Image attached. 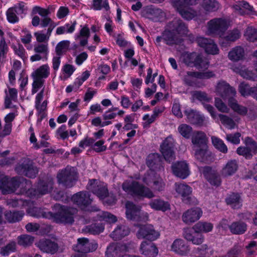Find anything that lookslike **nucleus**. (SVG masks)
Segmentation results:
<instances>
[{"label": "nucleus", "instance_id": "3", "mask_svg": "<svg viewBox=\"0 0 257 257\" xmlns=\"http://www.w3.org/2000/svg\"><path fill=\"white\" fill-rule=\"evenodd\" d=\"M122 189L124 191L133 196L149 199L155 197L154 193L150 188L136 181L132 180L125 181L122 184Z\"/></svg>", "mask_w": 257, "mask_h": 257}, {"label": "nucleus", "instance_id": "63", "mask_svg": "<svg viewBox=\"0 0 257 257\" xmlns=\"http://www.w3.org/2000/svg\"><path fill=\"white\" fill-rule=\"evenodd\" d=\"M98 215L100 220L104 221L109 223H113L117 221L116 217L108 212H100L99 213Z\"/></svg>", "mask_w": 257, "mask_h": 257}, {"label": "nucleus", "instance_id": "44", "mask_svg": "<svg viewBox=\"0 0 257 257\" xmlns=\"http://www.w3.org/2000/svg\"><path fill=\"white\" fill-rule=\"evenodd\" d=\"M53 182L51 180L40 182L38 184L37 190L34 191L35 195L37 193L44 195L50 192L53 188Z\"/></svg>", "mask_w": 257, "mask_h": 257}, {"label": "nucleus", "instance_id": "10", "mask_svg": "<svg viewBox=\"0 0 257 257\" xmlns=\"http://www.w3.org/2000/svg\"><path fill=\"white\" fill-rule=\"evenodd\" d=\"M132 246V243H111L107 247L105 252L106 257H123Z\"/></svg>", "mask_w": 257, "mask_h": 257}, {"label": "nucleus", "instance_id": "47", "mask_svg": "<svg viewBox=\"0 0 257 257\" xmlns=\"http://www.w3.org/2000/svg\"><path fill=\"white\" fill-rule=\"evenodd\" d=\"M244 49L240 46H237L229 52L228 58L232 61H237L242 59L244 57Z\"/></svg>", "mask_w": 257, "mask_h": 257}, {"label": "nucleus", "instance_id": "23", "mask_svg": "<svg viewBox=\"0 0 257 257\" xmlns=\"http://www.w3.org/2000/svg\"><path fill=\"white\" fill-rule=\"evenodd\" d=\"M174 5L181 16L185 19L189 20L197 16L196 12L180 1L175 2Z\"/></svg>", "mask_w": 257, "mask_h": 257}, {"label": "nucleus", "instance_id": "12", "mask_svg": "<svg viewBox=\"0 0 257 257\" xmlns=\"http://www.w3.org/2000/svg\"><path fill=\"white\" fill-rule=\"evenodd\" d=\"M72 200L82 210L91 211H97L99 210L97 207H93L91 209L87 208L91 203L92 199L90 198L89 194L86 191L76 193L72 197Z\"/></svg>", "mask_w": 257, "mask_h": 257}, {"label": "nucleus", "instance_id": "41", "mask_svg": "<svg viewBox=\"0 0 257 257\" xmlns=\"http://www.w3.org/2000/svg\"><path fill=\"white\" fill-rule=\"evenodd\" d=\"M213 224L210 222L199 221L196 223L192 229L195 233H207L212 230Z\"/></svg>", "mask_w": 257, "mask_h": 257}, {"label": "nucleus", "instance_id": "45", "mask_svg": "<svg viewBox=\"0 0 257 257\" xmlns=\"http://www.w3.org/2000/svg\"><path fill=\"white\" fill-rule=\"evenodd\" d=\"M228 105L235 112L240 115L244 116L247 114V108L238 104L237 101L232 98L228 99Z\"/></svg>", "mask_w": 257, "mask_h": 257}, {"label": "nucleus", "instance_id": "5", "mask_svg": "<svg viewBox=\"0 0 257 257\" xmlns=\"http://www.w3.org/2000/svg\"><path fill=\"white\" fill-rule=\"evenodd\" d=\"M54 209L57 211L54 214V219L57 223L72 224L74 221V215L77 213V209L74 208L56 204Z\"/></svg>", "mask_w": 257, "mask_h": 257}, {"label": "nucleus", "instance_id": "37", "mask_svg": "<svg viewBox=\"0 0 257 257\" xmlns=\"http://www.w3.org/2000/svg\"><path fill=\"white\" fill-rule=\"evenodd\" d=\"M198 54L196 53L184 52L180 57V61L186 66L195 67Z\"/></svg>", "mask_w": 257, "mask_h": 257}, {"label": "nucleus", "instance_id": "53", "mask_svg": "<svg viewBox=\"0 0 257 257\" xmlns=\"http://www.w3.org/2000/svg\"><path fill=\"white\" fill-rule=\"evenodd\" d=\"M226 202L233 208H238L241 206L240 197L238 194H230L226 199Z\"/></svg>", "mask_w": 257, "mask_h": 257}, {"label": "nucleus", "instance_id": "28", "mask_svg": "<svg viewBox=\"0 0 257 257\" xmlns=\"http://www.w3.org/2000/svg\"><path fill=\"white\" fill-rule=\"evenodd\" d=\"M140 252L146 257H156L158 254V249L151 241H144L140 245Z\"/></svg>", "mask_w": 257, "mask_h": 257}, {"label": "nucleus", "instance_id": "1", "mask_svg": "<svg viewBox=\"0 0 257 257\" xmlns=\"http://www.w3.org/2000/svg\"><path fill=\"white\" fill-rule=\"evenodd\" d=\"M188 32V29L185 23L179 19H175L166 25L161 36L157 37L155 44L160 46L162 41L168 45L179 44L182 41V37Z\"/></svg>", "mask_w": 257, "mask_h": 257}, {"label": "nucleus", "instance_id": "64", "mask_svg": "<svg viewBox=\"0 0 257 257\" xmlns=\"http://www.w3.org/2000/svg\"><path fill=\"white\" fill-rule=\"evenodd\" d=\"M208 60L200 55L198 54L197 60L195 65V67L199 70L206 69L208 67Z\"/></svg>", "mask_w": 257, "mask_h": 257}, {"label": "nucleus", "instance_id": "33", "mask_svg": "<svg viewBox=\"0 0 257 257\" xmlns=\"http://www.w3.org/2000/svg\"><path fill=\"white\" fill-rule=\"evenodd\" d=\"M238 167V163L235 160H229L222 168L221 174L224 177L231 176L235 173Z\"/></svg>", "mask_w": 257, "mask_h": 257}, {"label": "nucleus", "instance_id": "36", "mask_svg": "<svg viewBox=\"0 0 257 257\" xmlns=\"http://www.w3.org/2000/svg\"><path fill=\"white\" fill-rule=\"evenodd\" d=\"M81 29L79 33H76L74 38L75 40H79L80 45L82 46L86 45L90 36V30L86 26H81Z\"/></svg>", "mask_w": 257, "mask_h": 257}, {"label": "nucleus", "instance_id": "49", "mask_svg": "<svg viewBox=\"0 0 257 257\" xmlns=\"http://www.w3.org/2000/svg\"><path fill=\"white\" fill-rule=\"evenodd\" d=\"M201 7L205 11L212 12L218 10L220 6L216 0H203Z\"/></svg>", "mask_w": 257, "mask_h": 257}, {"label": "nucleus", "instance_id": "55", "mask_svg": "<svg viewBox=\"0 0 257 257\" xmlns=\"http://www.w3.org/2000/svg\"><path fill=\"white\" fill-rule=\"evenodd\" d=\"M229 228L234 234H242L246 231V225L242 222H235L231 224Z\"/></svg>", "mask_w": 257, "mask_h": 257}, {"label": "nucleus", "instance_id": "52", "mask_svg": "<svg viewBox=\"0 0 257 257\" xmlns=\"http://www.w3.org/2000/svg\"><path fill=\"white\" fill-rule=\"evenodd\" d=\"M70 42L69 40H63L59 42L55 47L56 55L62 56L65 54L69 50Z\"/></svg>", "mask_w": 257, "mask_h": 257}, {"label": "nucleus", "instance_id": "27", "mask_svg": "<svg viewBox=\"0 0 257 257\" xmlns=\"http://www.w3.org/2000/svg\"><path fill=\"white\" fill-rule=\"evenodd\" d=\"M184 113L188 121L191 123L202 125L205 121V117L203 114L191 108L185 110Z\"/></svg>", "mask_w": 257, "mask_h": 257}, {"label": "nucleus", "instance_id": "18", "mask_svg": "<svg viewBox=\"0 0 257 257\" xmlns=\"http://www.w3.org/2000/svg\"><path fill=\"white\" fill-rule=\"evenodd\" d=\"M77 240V244L74 247L75 251L87 253L93 251L97 248V243L94 241H89L86 238H80Z\"/></svg>", "mask_w": 257, "mask_h": 257}, {"label": "nucleus", "instance_id": "57", "mask_svg": "<svg viewBox=\"0 0 257 257\" xmlns=\"http://www.w3.org/2000/svg\"><path fill=\"white\" fill-rule=\"evenodd\" d=\"M254 87H250L247 83L243 82H241L238 86V91L243 96H247L252 95Z\"/></svg>", "mask_w": 257, "mask_h": 257}, {"label": "nucleus", "instance_id": "21", "mask_svg": "<svg viewBox=\"0 0 257 257\" xmlns=\"http://www.w3.org/2000/svg\"><path fill=\"white\" fill-rule=\"evenodd\" d=\"M43 90L37 94L35 100V107L38 111L37 124L40 123L42 119L46 116V107L47 105V100L43 101L41 103L43 98Z\"/></svg>", "mask_w": 257, "mask_h": 257}, {"label": "nucleus", "instance_id": "50", "mask_svg": "<svg viewBox=\"0 0 257 257\" xmlns=\"http://www.w3.org/2000/svg\"><path fill=\"white\" fill-rule=\"evenodd\" d=\"M5 216L9 223H15L22 219L24 213L19 211H9L6 212Z\"/></svg>", "mask_w": 257, "mask_h": 257}, {"label": "nucleus", "instance_id": "9", "mask_svg": "<svg viewBox=\"0 0 257 257\" xmlns=\"http://www.w3.org/2000/svg\"><path fill=\"white\" fill-rule=\"evenodd\" d=\"M50 73L48 64H44L37 69L33 73V94L43 86L44 79L48 77Z\"/></svg>", "mask_w": 257, "mask_h": 257}, {"label": "nucleus", "instance_id": "7", "mask_svg": "<svg viewBox=\"0 0 257 257\" xmlns=\"http://www.w3.org/2000/svg\"><path fill=\"white\" fill-rule=\"evenodd\" d=\"M229 25V22L224 19H213L207 23L206 34L208 35L219 36L222 38Z\"/></svg>", "mask_w": 257, "mask_h": 257}, {"label": "nucleus", "instance_id": "38", "mask_svg": "<svg viewBox=\"0 0 257 257\" xmlns=\"http://www.w3.org/2000/svg\"><path fill=\"white\" fill-rule=\"evenodd\" d=\"M8 183L4 189V195L9 194L15 193L19 188L21 181L20 178L17 177H14L10 178L8 176Z\"/></svg>", "mask_w": 257, "mask_h": 257}, {"label": "nucleus", "instance_id": "24", "mask_svg": "<svg viewBox=\"0 0 257 257\" xmlns=\"http://www.w3.org/2000/svg\"><path fill=\"white\" fill-rule=\"evenodd\" d=\"M197 42L198 45L204 49L207 53L212 55L218 53L219 49L213 40L204 37H199L197 38Z\"/></svg>", "mask_w": 257, "mask_h": 257}, {"label": "nucleus", "instance_id": "56", "mask_svg": "<svg viewBox=\"0 0 257 257\" xmlns=\"http://www.w3.org/2000/svg\"><path fill=\"white\" fill-rule=\"evenodd\" d=\"M16 243L14 241H11L6 245L0 249V254L4 256H8L10 253L16 251Z\"/></svg>", "mask_w": 257, "mask_h": 257}, {"label": "nucleus", "instance_id": "6", "mask_svg": "<svg viewBox=\"0 0 257 257\" xmlns=\"http://www.w3.org/2000/svg\"><path fill=\"white\" fill-rule=\"evenodd\" d=\"M126 216L128 219L137 222H146L149 220V214L141 211V207L132 202H127L125 204Z\"/></svg>", "mask_w": 257, "mask_h": 257}, {"label": "nucleus", "instance_id": "17", "mask_svg": "<svg viewBox=\"0 0 257 257\" xmlns=\"http://www.w3.org/2000/svg\"><path fill=\"white\" fill-rule=\"evenodd\" d=\"M35 244L40 250L44 252L53 254L57 251H63L62 249L59 248L58 245L56 242L50 239H41L36 241Z\"/></svg>", "mask_w": 257, "mask_h": 257}, {"label": "nucleus", "instance_id": "35", "mask_svg": "<svg viewBox=\"0 0 257 257\" xmlns=\"http://www.w3.org/2000/svg\"><path fill=\"white\" fill-rule=\"evenodd\" d=\"M233 70L244 79L253 81L257 80V74L249 70L245 66H239L235 67L234 68Z\"/></svg>", "mask_w": 257, "mask_h": 257}, {"label": "nucleus", "instance_id": "51", "mask_svg": "<svg viewBox=\"0 0 257 257\" xmlns=\"http://www.w3.org/2000/svg\"><path fill=\"white\" fill-rule=\"evenodd\" d=\"M104 229V226L102 223H96L85 226L83 230L85 232L95 235L103 232Z\"/></svg>", "mask_w": 257, "mask_h": 257}, {"label": "nucleus", "instance_id": "58", "mask_svg": "<svg viewBox=\"0 0 257 257\" xmlns=\"http://www.w3.org/2000/svg\"><path fill=\"white\" fill-rule=\"evenodd\" d=\"M149 12L152 15L151 18L155 21H161L166 17V14L165 12L160 9H150Z\"/></svg>", "mask_w": 257, "mask_h": 257}, {"label": "nucleus", "instance_id": "48", "mask_svg": "<svg viewBox=\"0 0 257 257\" xmlns=\"http://www.w3.org/2000/svg\"><path fill=\"white\" fill-rule=\"evenodd\" d=\"M15 117V114L13 112L7 114L5 117V124L3 128V135L8 136L11 134L12 127V122L14 120Z\"/></svg>", "mask_w": 257, "mask_h": 257}, {"label": "nucleus", "instance_id": "2", "mask_svg": "<svg viewBox=\"0 0 257 257\" xmlns=\"http://www.w3.org/2000/svg\"><path fill=\"white\" fill-rule=\"evenodd\" d=\"M191 141L194 157L200 162L205 161L209 155L206 134L202 132H195L192 136Z\"/></svg>", "mask_w": 257, "mask_h": 257}, {"label": "nucleus", "instance_id": "15", "mask_svg": "<svg viewBox=\"0 0 257 257\" xmlns=\"http://www.w3.org/2000/svg\"><path fill=\"white\" fill-rule=\"evenodd\" d=\"M245 146L237 148L236 153L239 155L243 156L246 159H250L257 153V144L249 138L245 139Z\"/></svg>", "mask_w": 257, "mask_h": 257}, {"label": "nucleus", "instance_id": "13", "mask_svg": "<svg viewBox=\"0 0 257 257\" xmlns=\"http://www.w3.org/2000/svg\"><path fill=\"white\" fill-rule=\"evenodd\" d=\"M87 188L96 195L100 199H103L108 194L106 184L99 180L92 179L89 180Z\"/></svg>", "mask_w": 257, "mask_h": 257}, {"label": "nucleus", "instance_id": "29", "mask_svg": "<svg viewBox=\"0 0 257 257\" xmlns=\"http://www.w3.org/2000/svg\"><path fill=\"white\" fill-rule=\"evenodd\" d=\"M174 174L182 179H185L189 175L188 164L185 161L178 162L172 166Z\"/></svg>", "mask_w": 257, "mask_h": 257}, {"label": "nucleus", "instance_id": "59", "mask_svg": "<svg viewBox=\"0 0 257 257\" xmlns=\"http://www.w3.org/2000/svg\"><path fill=\"white\" fill-rule=\"evenodd\" d=\"M211 140L213 146L216 149L223 153L227 152V146L222 140L215 137H212Z\"/></svg>", "mask_w": 257, "mask_h": 257}, {"label": "nucleus", "instance_id": "20", "mask_svg": "<svg viewBox=\"0 0 257 257\" xmlns=\"http://www.w3.org/2000/svg\"><path fill=\"white\" fill-rule=\"evenodd\" d=\"M217 94L220 95L223 99L230 98L236 94L235 89L223 81L219 82L215 89Z\"/></svg>", "mask_w": 257, "mask_h": 257}, {"label": "nucleus", "instance_id": "46", "mask_svg": "<svg viewBox=\"0 0 257 257\" xmlns=\"http://www.w3.org/2000/svg\"><path fill=\"white\" fill-rule=\"evenodd\" d=\"M76 25V22H74L73 23H66L63 26L58 27L56 29V34L60 35L64 34H72L75 30Z\"/></svg>", "mask_w": 257, "mask_h": 257}, {"label": "nucleus", "instance_id": "62", "mask_svg": "<svg viewBox=\"0 0 257 257\" xmlns=\"http://www.w3.org/2000/svg\"><path fill=\"white\" fill-rule=\"evenodd\" d=\"M17 243L20 246L27 247L32 243V236L28 234H22L17 237Z\"/></svg>", "mask_w": 257, "mask_h": 257}, {"label": "nucleus", "instance_id": "32", "mask_svg": "<svg viewBox=\"0 0 257 257\" xmlns=\"http://www.w3.org/2000/svg\"><path fill=\"white\" fill-rule=\"evenodd\" d=\"M175 189L176 192L182 197L183 201L186 203H188L189 196L192 191L191 187L184 183H176Z\"/></svg>", "mask_w": 257, "mask_h": 257}, {"label": "nucleus", "instance_id": "4", "mask_svg": "<svg viewBox=\"0 0 257 257\" xmlns=\"http://www.w3.org/2000/svg\"><path fill=\"white\" fill-rule=\"evenodd\" d=\"M214 75L211 71L200 72L187 71L182 75V80L188 86L200 88L204 86V84L199 81L200 79H208Z\"/></svg>", "mask_w": 257, "mask_h": 257}, {"label": "nucleus", "instance_id": "30", "mask_svg": "<svg viewBox=\"0 0 257 257\" xmlns=\"http://www.w3.org/2000/svg\"><path fill=\"white\" fill-rule=\"evenodd\" d=\"M205 178L212 185L218 186L221 183L220 177L209 167H204L200 169Z\"/></svg>", "mask_w": 257, "mask_h": 257}, {"label": "nucleus", "instance_id": "25", "mask_svg": "<svg viewBox=\"0 0 257 257\" xmlns=\"http://www.w3.org/2000/svg\"><path fill=\"white\" fill-rule=\"evenodd\" d=\"M35 54L33 55V61H47L49 53L47 43L36 44L34 49Z\"/></svg>", "mask_w": 257, "mask_h": 257}, {"label": "nucleus", "instance_id": "14", "mask_svg": "<svg viewBox=\"0 0 257 257\" xmlns=\"http://www.w3.org/2000/svg\"><path fill=\"white\" fill-rule=\"evenodd\" d=\"M174 144V140L171 137H168L160 146V151L167 162H170L175 159Z\"/></svg>", "mask_w": 257, "mask_h": 257}, {"label": "nucleus", "instance_id": "11", "mask_svg": "<svg viewBox=\"0 0 257 257\" xmlns=\"http://www.w3.org/2000/svg\"><path fill=\"white\" fill-rule=\"evenodd\" d=\"M191 96L192 101L197 100L200 101L204 106V107L210 113L211 117L215 119L217 117V113L214 111V107L208 104H206L207 102H210L212 98L208 95V94L204 91H193L191 92Z\"/></svg>", "mask_w": 257, "mask_h": 257}, {"label": "nucleus", "instance_id": "31", "mask_svg": "<svg viewBox=\"0 0 257 257\" xmlns=\"http://www.w3.org/2000/svg\"><path fill=\"white\" fill-rule=\"evenodd\" d=\"M15 171L20 175L32 178V163L28 160H25L22 163H19L15 167Z\"/></svg>", "mask_w": 257, "mask_h": 257}, {"label": "nucleus", "instance_id": "61", "mask_svg": "<svg viewBox=\"0 0 257 257\" xmlns=\"http://www.w3.org/2000/svg\"><path fill=\"white\" fill-rule=\"evenodd\" d=\"M244 36L250 42L257 41V29L252 26H248L245 31Z\"/></svg>", "mask_w": 257, "mask_h": 257}, {"label": "nucleus", "instance_id": "34", "mask_svg": "<svg viewBox=\"0 0 257 257\" xmlns=\"http://www.w3.org/2000/svg\"><path fill=\"white\" fill-rule=\"evenodd\" d=\"M183 236L186 239L196 245L202 244L204 240V236L202 233L194 232L193 234L189 229L184 230Z\"/></svg>", "mask_w": 257, "mask_h": 257}, {"label": "nucleus", "instance_id": "54", "mask_svg": "<svg viewBox=\"0 0 257 257\" xmlns=\"http://www.w3.org/2000/svg\"><path fill=\"white\" fill-rule=\"evenodd\" d=\"M218 117L219 118V119L222 124L227 128L232 130L236 127L235 122L230 117L222 114H217V117L215 119Z\"/></svg>", "mask_w": 257, "mask_h": 257}, {"label": "nucleus", "instance_id": "40", "mask_svg": "<svg viewBox=\"0 0 257 257\" xmlns=\"http://www.w3.org/2000/svg\"><path fill=\"white\" fill-rule=\"evenodd\" d=\"M149 205L154 210L165 212L170 209V205L168 202L160 199H156L151 201Z\"/></svg>", "mask_w": 257, "mask_h": 257}, {"label": "nucleus", "instance_id": "19", "mask_svg": "<svg viewBox=\"0 0 257 257\" xmlns=\"http://www.w3.org/2000/svg\"><path fill=\"white\" fill-rule=\"evenodd\" d=\"M26 9L25 6L22 4L15 5L14 7L9 8L6 13L7 19L11 24H16L19 22L18 16L25 13Z\"/></svg>", "mask_w": 257, "mask_h": 257}, {"label": "nucleus", "instance_id": "39", "mask_svg": "<svg viewBox=\"0 0 257 257\" xmlns=\"http://www.w3.org/2000/svg\"><path fill=\"white\" fill-rule=\"evenodd\" d=\"M130 233L128 227L124 225H118L110 233V237L114 240H119Z\"/></svg>", "mask_w": 257, "mask_h": 257}, {"label": "nucleus", "instance_id": "22", "mask_svg": "<svg viewBox=\"0 0 257 257\" xmlns=\"http://www.w3.org/2000/svg\"><path fill=\"white\" fill-rule=\"evenodd\" d=\"M202 211L199 207H194L183 213L182 218L186 224H191L199 220L202 215Z\"/></svg>", "mask_w": 257, "mask_h": 257}, {"label": "nucleus", "instance_id": "26", "mask_svg": "<svg viewBox=\"0 0 257 257\" xmlns=\"http://www.w3.org/2000/svg\"><path fill=\"white\" fill-rule=\"evenodd\" d=\"M171 250L180 255H186L190 251V248L187 244L182 239H176L171 246Z\"/></svg>", "mask_w": 257, "mask_h": 257}, {"label": "nucleus", "instance_id": "42", "mask_svg": "<svg viewBox=\"0 0 257 257\" xmlns=\"http://www.w3.org/2000/svg\"><path fill=\"white\" fill-rule=\"evenodd\" d=\"M147 166L152 170L160 169L161 159L159 155L157 153L150 154L147 159Z\"/></svg>", "mask_w": 257, "mask_h": 257}, {"label": "nucleus", "instance_id": "8", "mask_svg": "<svg viewBox=\"0 0 257 257\" xmlns=\"http://www.w3.org/2000/svg\"><path fill=\"white\" fill-rule=\"evenodd\" d=\"M57 177L59 184L66 187H71L77 179V174L74 168L67 167L58 174Z\"/></svg>", "mask_w": 257, "mask_h": 257}, {"label": "nucleus", "instance_id": "43", "mask_svg": "<svg viewBox=\"0 0 257 257\" xmlns=\"http://www.w3.org/2000/svg\"><path fill=\"white\" fill-rule=\"evenodd\" d=\"M233 8L241 15H243L245 13H251L253 10V7L245 1L236 2V4L233 6Z\"/></svg>", "mask_w": 257, "mask_h": 257}, {"label": "nucleus", "instance_id": "60", "mask_svg": "<svg viewBox=\"0 0 257 257\" xmlns=\"http://www.w3.org/2000/svg\"><path fill=\"white\" fill-rule=\"evenodd\" d=\"M11 47L13 50L15 55L23 60L26 58V51L22 44L19 43H18L17 44H12L11 45Z\"/></svg>", "mask_w": 257, "mask_h": 257}, {"label": "nucleus", "instance_id": "16", "mask_svg": "<svg viewBox=\"0 0 257 257\" xmlns=\"http://www.w3.org/2000/svg\"><path fill=\"white\" fill-rule=\"evenodd\" d=\"M136 235L139 239L147 238L153 241L159 237L160 233L154 229L153 225L148 224L140 226Z\"/></svg>", "mask_w": 257, "mask_h": 257}]
</instances>
